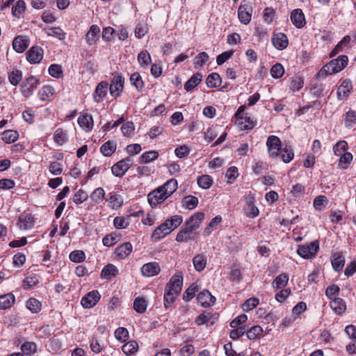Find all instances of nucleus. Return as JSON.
<instances>
[{"instance_id": "nucleus-38", "label": "nucleus", "mask_w": 356, "mask_h": 356, "mask_svg": "<svg viewBox=\"0 0 356 356\" xmlns=\"http://www.w3.org/2000/svg\"><path fill=\"white\" fill-rule=\"evenodd\" d=\"M289 282V276L286 274L282 273L278 275L273 282L272 286L276 289L284 288Z\"/></svg>"}, {"instance_id": "nucleus-29", "label": "nucleus", "mask_w": 356, "mask_h": 356, "mask_svg": "<svg viewBox=\"0 0 356 356\" xmlns=\"http://www.w3.org/2000/svg\"><path fill=\"white\" fill-rule=\"evenodd\" d=\"M221 83V77L218 73L216 72L210 74L206 79V84L207 87L210 88L219 87Z\"/></svg>"}, {"instance_id": "nucleus-14", "label": "nucleus", "mask_w": 356, "mask_h": 356, "mask_svg": "<svg viewBox=\"0 0 356 356\" xmlns=\"http://www.w3.org/2000/svg\"><path fill=\"white\" fill-rule=\"evenodd\" d=\"M204 218V213L203 212H197L190 217L186 222V226L188 229H191L194 232L200 225L201 222Z\"/></svg>"}, {"instance_id": "nucleus-42", "label": "nucleus", "mask_w": 356, "mask_h": 356, "mask_svg": "<svg viewBox=\"0 0 356 356\" xmlns=\"http://www.w3.org/2000/svg\"><path fill=\"white\" fill-rule=\"evenodd\" d=\"M130 82L131 84L135 86L138 91L142 90L144 87V82L138 72H134L131 75Z\"/></svg>"}, {"instance_id": "nucleus-28", "label": "nucleus", "mask_w": 356, "mask_h": 356, "mask_svg": "<svg viewBox=\"0 0 356 356\" xmlns=\"http://www.w3.org/2000/svg\"><path fill=\"white\" fill-rule=\"evenodd\" d=\"M116 148V143L108 140L101 146L100 152L105 156H111L115 152Z\"/></svg>"}, {"instance_id": "nucleus-40", "label": "nucleus", "mask_w": 356, "mask_h": 356, "mask_svg": "<svg viewBox=\"0 0 356 356\" xmlns=\"http://www.w3.org/2000/svg\"><path fill=\"white\" fill-rule=\"evenodd\" d=\"M131 216L127 218L123 216H117L113 220V225L118 229H125L129 225V218Z\"/></svg>"}, {"instance_id": "nucleus-64", "label": "nucleus", "mask_w": 356, "mask_h": 356, "mask_svg": "<svg viewBox=\"0 0 356 356\" xmlns=\"http://www.w3.org/2000/svg\"><path fill=\"white\" fill-rule=\"evenodd\" d=\"M282 159L284 163L290 162L294 156L293 149L291 147H286L280 152Z\"/></svg>"}, {"instance_id": "nucleus-10", "label": "nucleus", "mask_w": 356, "mask_h": 356, "mask_svg": "<svg viewBox=\"0 0 356 356\" xmlns=\"http://www.w3.org/2000/svg\"><path fill=\"white\" fill-rule=\"evenodd\" d=\"M252 9L248 3H241L238 9V17L243 24H248L252 18Z\"/></svg>"}, {"instance_id": "nucleus-18", "label": "nucleus", "mask_w": 356, "mask_h": 356, "mask_svg": "<svg viewBox=\"0 0 356 356\" xmlns=\"http://www.w3.org/2000/svg\"><path fill=\"white\" fill-rule=\"evenodd\" d=\"M29 45V40L27 36L18 35L13 41V47L18 53L24 52Z\"/></svg>"}, {"instance_id": "nucleus-23", "label": "nucleus", "mask_w": 356, "mask_h": 356, "mask_svg": "<svg viewBox=\"0 0 356 356\" xmlns=\"http://www.w3.org/2000/svg\"><path fill=\"white\" fill-rule=\"evenodd\" d=\"M331 309L338 315L343 314L346 309L345 301L341 298H334L330 300Z\"/></svg>"}, {"instance_id": "nucleus-39", "label": "nucleus", "mask_w": 356, "mask_h": 356, "mask_svg": "<svg viewBox=\"0 0 356 356\" xmlns=\"http://www.w3.org/2000/svg\"><path fill=\"white\" fill-rule=\"evenodd\" d=\"M182 206L188 209H193L197 206L198 199L197 197L193 195H188L183 198Z\"/></svg>"}, {"instance_id": "nucleus-30", "label": "nucleus", "mask_w": 356, "mask_h": 356, "mask_svg": "<svg viewBox=\"0 0 356 356\" xmlns=\"http://www.w3.org/2000/svg\"><path fill=\"white\" fill-rule=\"evenodd\" d=\"M15 300V296L12 293L0 296V309L10 308L14 304Z\"/></svg>"}, {"instance_id": "nucleus-60", "label": "nucleus", "mask_w": 356, "mask_h": 356, "mask_svg": "<svg viewBox=\"0 0 356 356\" xmlns=\"http://www.w3.org/2000/svg\"><path fill=\"white\" fill-rule=\"evenodd\" d=\"M345 124L347 127H352L356 124V113L354 111H349L346 113Z\"/></svg>"}, {"instance_id": "nucleus-47", "label": "nucleus", "mask_w": 356, "mask_h": 356, "mask_svg": "<svg viewBox=\"0 0 356 356\" xmlns=\"http://www.w3.org/2000/svg\"><path fill=\"white\" fill-rule=\"evenodd\" d=\"M39 282L38 277L36 275H28L23 282V286L25 289H29L36 286Z\"/></svg>"}, {"instance_id": "nucleus-44", "label": "nucleus", "mask_w": 356, "mask_h": 356, "mask_svg": "<svg viewBox=\"0 0 356 356\" xmlns=\"http://www.w3.org/2000/svg\"><path fill=\"white\" fill-rule=\"evenodd\" d=\"M22 79V72L17 69H13L8 73V80L13 86H17Z\"/></svg>"}, {"instance_id": "nucleus-57", "label": "nucleus", "mask_w": 356, "mask_h": 356, "mask_svg": "<svg viewBox=\"0 0 356 356\" xmlns=\"http://www.w3.org/2000/svg\"><path fill=\"white\" fill-rule=\"evenodd\" d=\"M115 337L120 342H124L129 339V332L125 327H118L115 331Z\"/></svg>"}, {"instance_id": "nucleus-43", "label": "nucleus", "mask_w": 356, "mask_h": 356, "mask_svg": "<svg viewBox=\"0 0 356 356\" xmlns=\"http://www.w3.org/2000/svg\"><path fill=\"white\" fill-rule=\"evenodd\" d=\"M182 221V216L179 215H175L165 220V222H168V226L171 232L177 228L181 224Z\"/></svg>"}, {"instance_id": "nucleus-12", "label": "nucleus", "mask_w": 356, "mask_h": 356, "mask_svg": "<svg viewBox=\"0 0 356 356\" xmlns=\"http://www.w3.org/2000/svg\"><path fill=\"white\" fill-rule=\"evenodd\" d=\"M352 90L353 85L351 81L348 79L343 80L337 89V95L338 100L341 101L348 97Z\"/></svg>"}, {"instance_id": "nucleus-8", "label": "nucleus", "mask_w": 356, "mask_h": 356, "mask_svg": "<svg viewBox=\"0 0 356 356\" xmlns=\"http://www.w3.org/2000/svg\"><path fill=\"white\" fill-rule=\"evenodd\" d=\"M168 197L163 190H161L159 187L150 192L147 195L148 202L152 208L162 203Z\"/></svg>"}, {"instance_id": "nucleus-2", "label": "nucleus", "mask_w": 356, "mask_h": 356, "mask_svg": "<svg viewBox=\"0 0 356 356\" xmlns=\"http://www.w3.org/2000/svg\"><path fill=\"white\" fill-rule=\"evenodd\" d=\"M245 106H241L235 113V122L241 130H250L256 124V122L250 119L247 113H244Z\"/></svg>"}, {"instance_id": "nucleus-41", "label": "nucleus", "mask_w": 356, "mask_h": 356, "mask_svg": "<svg viewBox=\"0 0 356 356\" xmlns=\"http://www.w3.org/2000/svg\"><path fill=\"white\" fill-rule=\"evenodd\" d=\"M19 134L17 131L6 130L2 134V140L6 143H12L17 140Z\"/></svg>"}, {"instance_id": "nucleus-32", "label": "nucleus", "mask_w": 356, "mask_h": 356, "mask_svg": "<svg viewBox=\"0 0 356 356\" xmlns=\"http://www.w3.org/2000/svg\"><path fill=\"white\" fill-rule=\"evenodd\" d=\"M147 307V301L144 297H137L134 301V309L139 314L145 312Z\"/></svg>"}, {"instance_id": "nucleus-33", "label": "nucleus", "mask_w": 356, "mask_h": 356, "mask_svg": "<svg viewBox=\"0 0 356 356\" xmlns=\"http://www.w3.org/2000/svg\"><path fill=\"white\" fill-rule=\"evenodd\" d=\"M138 61L141 67L147 69L152 62L149 53L147 50L141 51L138 55Z\"/></svg>"}, {"instance_id": "nucleus-19", "label": "nucleus", "mask_w": 356, "mask_h": 356, "mask_svg": "<svg viewBox=\"0 0 356 356\" xmlns=\"http://www.w3.org/2000/svg\"><path fill=\"white\" fill-rule=\"evenodd\" d=\"M171 232H172L170 230V228L168 226V222H164L154 230L151 238L154 241H159Z\"/></svg>"}, {"instance_id": "nucleus-31", "label": "nucleus", "mask_w": 356, "mask_h": 356, "mask_svg": "<svg viewBox=\"0 0 356 356\" xmlns=\"http://www.w3.org/2000/svg\"><path fill=\"white\" fill-rule=\"evenodd\" d=\"M44 31L48 36L56 37L60 40L65 38V33L60 27H46Z\"/></svg>"}, {"instance_id": "nucleus-9", "label": "nucleus", "mask_w": 356, "mask_h": 356, "mask_svg": "<svg viewBox=\"0 0 356 356\" xmlns=\"http://www.w3.org/2000/svg\"><path fill=\"white\" fill-rule=\"evenodd\" d=\"M124 79L122 76H113L109 87L110 93L113 97H117L120 95L124 88Z\"/></svg>"}, {"instance_id": "nucleus-21", "label": "nucleus", "mask_w": 356, "mask_h": 356, "mask_svg": "<svg viewBox=\"0 0 356 356\" xmlns=\"http://www.w3.org/2000/svg\"><path fill=\"white\" fill-rule=\"evenodd\" d=\"M99 27L96 24L92 25L86 35V40L88 44L92 45L95 44L99 37Z\"/></svg>"}, {"instance_id": "nucleus-35", "label": "nucleus", "mask_w": 356, "mask_h": 356, "mask_svg": "<svg viewBox=\"0 0 356 356\" xmlns=\"http://www.w3.org/2000/svg\"><path fill=\"white\" fill-rule=\"evenodd\" d=\"M54 140L58 145H63L67 140L66 131L61 128L57 129L54 134Z\"/></svg>"}, {"instance_id": "nucleus-37", "label": "nucleus", "mask_w": 356, "mask_h": 356, "mask_svg": "<svg viewBox=\"0 0 356 356\" xmlns=\"http://www.w3.org/2000/svg\"><path fill=\"white\" fill-rule=\"evenodd\" d=\"M54 88L49 85L44 86L38 92L40 99L42 101L47 100L50 97L54 94Z\"/></svg>"}, {"instance_id": "nucleus-15", "label": "nucleus", "mask_w": 356, "mask_h": 356, "mask_svg": "<svg viewBox=\"0 0 356 356\" xmlns=\"http://www.w3.org/2000/svg\"><path fill=\"white\" fill-rule=\"evenodd\" d=\"M197 300L202 307H209L214 304L216 298L209 291L204 290L198 293Z\"/></svg>"}, {"instance_id": "nucleus-51", "label": "nucleus", "mask_w": 356, "mask_h": 356, "mask_svg": "<svg viewBox=\"0 0 356 356\" xmlns=\"http://www.w3.org/2000/svg\"><path fill=\"white\" fill-rule=\"evenodd\" d=\"M27 309L32 313H38L41 309V303L35 298H30L26 303Z\"/></svg>"}, {"instance_id": "nucleus-59", "label": "nucleus", "mask_w": 356, "mask_h": 356, "mask_svg": "<svg viewBox=\"0 0 356 356\" xmlns=\"http://www.w3.org/2000/svg\"><path fill=\"white\" fill-rule=\"evenodd\" d=\"M109 201L111 207L113 209H118L123 204L122 197L118 194H111L109 198Z\"/></svg>"}, {"instance_id": "nucleus-63", "label": "nucleus", "mask_w": 356, "mask_h": 356, "mask_svg": "<svg viewBox=\"0 0 356 356\" xmlns=\"http://www.w3.org/2000/svg\"><path fill=\"white\" fill-rule=\"evenodd\" d=\"M284 70L280 63H276L270 69V74L275 79H279L284 74Z\"/></svg>"}, {"instance_id": "nucleus-52", "label": "nucleus", "mask_w": 356, "mask_h": 356, "mask_svg": "<svg viewBox=\"0 0 356 356\" xmlns=\"http://www.w3.org/2000/svg\"><path fill=\"white\" fill-rule=\"evenodd\" d=\"M119 241V236L115 232L105 236L102 239L104 245L111 247L115 245Z\"/></svg>"}, {"instance_id": "nucleus-56", "label": "nucleus", "mask_w": 356, "mask_h": 356, "mask_svg": "<svg viewBox=\"0 0 356 356\" xmlns=\"http://www.w3.org/2000/svg\"><path fill=\"white\" fill-rule=\"evenodd\" d=\"M209 58L207 53L204 51L200 53L194 58L195 67H202L208 61Z\"/></svg>"}, {"instance_id": "nucleus-49", "label": "nucleus", "mask_w": 356, "mask_h": 356, "mask_svg": "<svg viewBox=\"0 0 356 356\" xmlns=\"http://www.w3.org/2000/svg\"><path fill=\"white\" fill-rule=\"evenodd\" d=\"M159 156V153L156 151H149L143 153L140 156V163H147L156 159Z\"/></svg>"}, {"instance_id": "nucleus-22", "label": "nucleus", "mask_w": 356, "mask_h": 356, "mask_svg": "<svg viewBox=\"0 0 356 356\" xmlns=\"http://www.w3.org/2000/svg\"><path fill=\"white\" fill-rule=\"evenodd\" d=\"M108 83L106 81L100 82L95 91L94 99L96 102H101L107 94Z\"/></svg>"}, {"instance_id": "nucleus-58", "label": "nucleus", "mask_w": 356, "mask_h": 356, "mask_svg": "<svg viewBox=\"0 0 356 356\" xmlns=\"http://www.w3.org/2000/svg\"><path fill=\"white\" fill-rule=\"evenodd\" d=\"M348 149V143L345 140H341L337 143L333 147V151L335 155L340 156L346 153Z\"/></svg>"}, {"instance_id": "nucleus-6", "label": "nucleus", "mask_w": 356, "mask_h": 356, "mask_svg": "<svg viewBox=\"0 0 356 356\" xmlns=\"http://www.w3.org/2000/svg\"><path fill=\"white\" fill-rule=\"evenodd\" d=\"M131 164L132 159L130 157L120 160L112 166L111 171L113 175L118 177H122L129 170Z\"/></svg>"}, {"instance_id": "nucleus-5", "label": "nucleus", "mask_w": 356, "mask_h": 356, "mask_svg": "<svg viewBox=\"0 0 356 356\" xmlns=\"http://www.w3.org/2000/svg\"><path fill=\"white\" fill-rule=\"evenodd\" d=\"M266 145L270 157L277 158L280 156L282 143L277 136H270L267 139Z\"/></svg>"}, {"instance_id": "nucleus-45", "label": "nucleus", "mask_w": 356, "mask_h": 356, "mask_svg": "<svg viewBox=\"0 0 356 356\" xmlns=\"http://www.w3.org/2000/svg\"><path fill=\"white\" fill-rule=\"evenodd\" d=\"M122 351L127 355H131L136 353L138 350V345L136 341H130L123 345Z\"/></svg>"}, {"instance_id": "nucleus-53", "label": "nucleus", "mask_w": 356, "mask_h": 356, "mask_svg": "<svg viewBox=\"0 0 356 356\" xmlns=\"http://www.w3.org/2000/svg\"><path fill=\"white\" fill-rule=\"evenodd\" d=\"M26 9V3L23 0H19L12 8V14L16 17H19Z\"/></svg>"}, {"instance_id": "nucleus-1", "label": "nucleus", "mask_w": 356, "mask_h": 356, "mask_svg": "<svg viewBox=\"0 0 356 356\" xmlns=\"http://www.w3.org/2000/svg\"><path fill=\"white\" fill-rule=\"evenodd\" d=\"M348 63V58L347 56H339L337 58L333 59L325 65L316 74V78L318 79H323L327 75L338 73L346 67Z\"/></svg>"}, {"instance_id": "nucleus-54", "label": "nucleus", "mask_w": 356, "mask_h": 356, "mask_svg": "<svg viewBox=\"0 0 356 356\" xmlns=\"http://www.w3.org/2000/svg\"><path fill=\"white\" fill-rule=\"evenodd\" d=\"M105 196V192L104 190L102 188H96L90 195L91 200L95 203H99L101 202L104 199Z\"/></svg>"}, {"instance_id": "nucleus-26", "label": "nucleus", "mask_w": 356, "mask_h": 356, "mask_svg": "<svg viewBox=\"0 0 356 356\" xmlns=\"http://www.w3.org/2000/svg\"><path fill=\"white\" fill-rule=\"evenodd\" d=\"M195 233L191 231V229H188V227L186 226L185 228L181 229L176 236V241L177 242H187L189 240L193 239V235Z\"/></svg>"}, {"instance_id": "nucleus-13", "label": "nucleus", "mask_w": 356, "mask_h": 356, "mask_svg": "<svg viewBox=\"0 0 356 356\" xmlns=\"http://www.w3.org/2000/svg\"><path fill=\"white\" fill-rule=\"evenodd\" d=\"M43 58V50L39 47H32L26 53V58L31 63H39Z\"/></svg>"}, {"instance_id": "nucleus-27", "label": "nucleus", "mask_w": 356, "mask_h": 356, "mask_svg": "<svg viewBox=\"0 0 356 356\" xmlns=\"http://www.w3.org/2000/svg\"><path fill=\"white\" fill-rule=\"evenodd\" d=\"M202 74L201 73H195L185 83L184 88L187 91L194 89L202 81Z\"/></svg>"}, {"instance_id": "nucleus-11", "label": "nucleus", "mask_w": 356, "mask_h": 356, "mask_svg": "<svg viewBox=\"0 0 356 356\" xmlns=\"http://www.w3.org/2000/svg\"><path fill=\"white\" fill-rule=\"evenodd\" d=\"M182 284L183 276L179 273L172 277L169 283L166 285L165 290L179 294L182 289Z\"/></svg>"}, {"instance_id": "nucleus-34", "label": "nucleus", "mask_w": 356, "mask_h": 356, "mask_svg": "<svg viewBox=\"0 0 356 356\" xmlns=\"http://www.w3.org/2000/svg\"><path fill=\"white\" fill-rule=\"evenodd\" d=\"M159 188L170 197L177 189V181L175 179H171Z\"/></svg>"}, {"instance_id": "nucleus-36", "label": "nucleus", "mask_w": 356, "mask_h": 356, "mask_svg": "<svg viewBox=\"0 0 356 356\" xmlns=\"http://www.w3.org/2000/svg\"><path fill=\"white\" fill-rule=\"evenodd\" d=\"M132 250V245L130 243H124L120 246H118L115 249V254L120 259L125 258L127 255H129Z\"/></svg>"}, {"instance_id": "nucleus-20", "label": "nucleus", "mask_w": 356, "mask_h": 356, "mask_svg": "<svg viewBox=\"0 0 356 356\" xmlns=\"http://www.w3.org/2000/svg\"><path fill=\"white\" fill-rule=\"evenodd\" d=\"M272 42L276 49L283 50L288 46V38L284 33H278L273 36Z\"/></svg>"}, {"instance_id": "nucleus-4", "label": "nucleus", "mask_w": 356, "mask_h": 356, "mask_svg": "<svg viewBox=\"0 0 356 356\" xmlns=\"http://www.w3.org/2000/svg\"><path fill=\"white\" fill-rule=\"evenodd\" d=\"M39 84V80L33 76H30L26 78L21 85V92L22 95L28 98L29 97L36 89Z\"/></svg>"}, {"instance_id": "nucleus-16", "label": "nucleus", "mask_w": 356, "mask_h": 356, "mask_svg": "<svg viewBox=\"0 0 356 356\" xmlns=\"http://www.w3.org/2000/svg\"><path fill=\"white\" fill-rule=\"evenodd\" d=\"M35 219L33 215L28 213H22L18 218L17 225L20 229H28L33 227Z\"/></svg>"}, {"instance_id": "nucleus-62", "label": "nucleus", "mask_w": 356, "mask_h": 356, "mask_svg": "<svg viewBox=\"0 0 356 356\" xmlns=\"http://www.w3.org/2000/svg\"><path fill=\"white\" fill-rule=\"evenodd\" d=\"M70 259L75 263H80L84 261L86 255L81 250H74L70 254Z\"/></svg>"}, {"instance_id": "nucleus-24", "label": "nucleus", "mask_w": 356, "mask_h": 356, "mask_svg": "<svg viewBox=\"0 0 356 356\" xmlns=\"http://www.w3.org/2000/svg\"><path fill=\"white\" fill-rule=\"evenodd\" d=\"M78 124L86 131L88 132L92 129L93 119L90 115H81L78 118Z\"/></svg>"}, {"instance_id": "nucleus-61", "label": "nucleus", "mask_w": 356, "mask_h": 356, "mask_svg": "<svg viewBox=\"0 0 356 356\" xmlns=\"http://www.w3.org/2000/svg\"><path fill=\"white\" fill-rule=\"evenodd\" d=\"M339 287L336 284H332L326 289L325 296L330 300H332V298H337V296L339 294Z\"/></svg>"}, {"instance_id": "nucleus-3", "label": "nucleus", "mask_w": 356, "mask_h": 356, "mask_svg": "<svg viewBox=\"0 0 356 356\" xmlns=\"http://www.w3.org/2000/svg\"><path fill=\"white\" fill-rule=\"evenodd\" d=\"M318 249V242L317 241H314L309 244L300 245L297 252L302 258L310 259L315 257Z\"/></svg>"}, {"instance_id": "nucleus-48", "label": "nucleus", "mask_w": 356, "mask_h": 356, "mask_svg": "<svg viewBox=\"0 0 356 356\" xmlns=\"http://www.w3.org/2000/svg\"><path fill=\"white\" fill-rule=\"evenodd\" d=\"M339 161V168L341 169H346L353 160V155L350 152H346L340 155Z\"/></svg>"}, {"instance_id": "nucleus-25", "label": "nucleus", "mask_w": 356, "mask_h": 356, "mask_svg": "<svg viewBox=\"0 0 356 356\" xmlns=\"http://www.w3.org/2000/svg\"><path fill=\"white\" fill-rule=\"evenodd\" d=\"M351 42V37L350 35H346L343 39L335 46L333 50L330 54V57L332 58L335 56L338 53L342 51L346 47H350Z\"/></svg>"}, {"instance_id": "nucleus-50", "label": "nucleus", "mask_w": 356, "mask_h": 356, "mask_svg": "<svg viewBox=\"0 0 356 356\" xmlns=\"http://www.w3.org/2000/svg\"><path fill=\"white\" fill-rule=\"evenodd\" d=\"M197 184L203 189L209 188L213 184V179L207 175H202L197 179Z\"/></svg>"}, {"instance_id": "nucleus-46", "label": "nucleus", "mask_w": 356, "mask_h": 356, "mask_svg": "<svg viewBox=\"0 0 356 356\" xmlns=\"http://www.w3.org/2000/svg\"><path fill=\"white\" fill-rule=\"evenodd\" d=\"M263 332V328L259 325H254L246 332V336L250 340H255L259 338Z\"/></svg>"}, {"instance_id": "nucleus-7", "label": "nucleus", "mask_w": 356, "mask_h": 356, "mask_svg": "<svg viewBox=\"0 0 356 356\" xmlns=\"http://www.w3.org/2000/svg\"><path fill=\"white\" fill-rule=\"evenodd\" d=\"M101 295L97 290L92 291L86 294L81 300V304L84 308H91L99 301Z\"/></svg>"}, {"instance_id": "nucleus-55", "label": "nucleus", "mask_w": 356, "mask_h": 356, "mask_svg": "<svg viewBox=\"0 0 356 356\" xmlns=\"http://www.w3.org/2000/svg\"><path fill=\"white\" fill-rule=\"evenodd\" d=\"M259 303V299L257 298H250L244 302L241 307L244 312H249L255 308Z\"/></svg>"}, {"instance_id": "nucleus-17", "label": "nucleus", "mask_w": 356, "mask_h": 356, "mask_svg": "<svg viewBox=\"0 0 356 356\" xmlns=\"http://www.w3.org/2000/svg\"><path fill=\"white\" fill-rule=\"evenodd\" d=\"M291 20L293 24L298 29L302 28L305 24V15L301 9L293 10L291 13Z\"/></svg>"}]
</instances>
